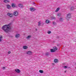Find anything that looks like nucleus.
Listing matches in <instances>:
<instances>
[{
	"instance_id": "f257e3e1",
	"label": "nucleus",
	"mask_w": 76,
	"mask_h": 76,
	"mask_svg": "<svg viewBox=\"0 0 76 76\" xmlns=\"http://www.w3.org/2000/svg\"><path fill=\"white\" fill-rule=\"evenodd\" d=\"M10 28V26L6 24L2 26V29L3 30L4 32H8Z\"/></svg>"
},
{
	"instance_id": "f03ea898",
	"label": "nucleus",
	"mask_w": 76,
	"mask_h": 76,
	"mask_svg": "<svg viewBox=\"0 0 76 76\" xmlns=\"http://www.w3.org/2000/svg\"><path fill=\"white\" fill-rule=\"evenodd\" d=\"M13 14L14 16H18V15L19 13L17 11H15L13 13Z\"/></svg>"
},
{
	"instance_id": "7ed1b4c3",
	"label": "nucleus",
	"mask_w": 76,
	"mask_h": 76,
	"mask_svg": "<svg viewBox=\"0 0 76 76\" xmlns=\"http://www.w3.org/2000/svg\"><path fill=\"white\" fill-rule=\"evenodd\" d=\"M6 6L7 7V8L8 9H11V7H10V5L9 4H6Z\"/></svg>"
},
{
	"instance_id": "20e7f679",
	"label": "nucleus",
	"mask_w": 76,
	"mask_h": 76,
	"mask_svg": "<svg viewBox=\"0 0 76 76\" xmlns=\"http://www.w3.org/2000/svg\"><path fill=\"white\" fill-rule=\"evenodd\" d=\"M67 18H71V14L70 13L67 14Z\"/></svg>"
},
{
	"instance_id": "39448f33",
	"label": "nucleus",
	"mask_w": 76,
	"mask_h": 76,
	"mask_svg": "<svg viewBox=\"0 0 76 76\" xmlns=\"http://www.w3.org/2000/svg\"><path fill=\"white\" fill-rule=\"evenodd\" d=\"M15 71L17 73H19L20 72V69H17L15 70Z\"/></svg>"
},
{
	"instance_id": "423d86ee",
	"label": "nucleus",
	"mask_w": 76,
	"mask_h": 76,
	"mask_svg": "<svg viewBox=\"0 0 76 76\" xmlns=\"http://www.w3.org/2000/svg\"><path fill=\"white\" fill-rule=\"evenodd\" d=\"M7 15L8 16H9L10 18H12V14L10 13H8L7 14Z\"/></svg>"
},
{
	"instance_id": "0eeeda50",
	"label": "nucleus",
	"mask_w": 76,
	"mask_h": 76,
	"mask_svg": "<svg viewBox=\"0 0 76 76\" xmlns=\"http://www.w3.org/2000/svg\"><path fill=\"white\" fill-rule=\"evenodd\" d=\"M4 2L5 3H9L10 1L9 0H4Z\"/></svg>"
},
{
	"instance_id": "6e6552de",
	"label": "nucleus",
	"mask_w": 76,
	"mask_h": 76,
	"mask_svg": "<svg viewBox=\"0 0 76 76\" xmlns=\"http://www.w3.org/2000/svg\"><path fill=\"white\" fill-rule=\"evenodd\" d=\"M12 7L14 8V7H16V5H15V4H12Z\"/></svg>"
},
{
	"instance_id": "1a4fd4ad",
	"label": "nucleus",
	"mask_w": 76,
	"mask_h": 76,
	"mask_svg": "<svg viewBox=\"0 0 76 76\" xmlns=\"http://www.w3.org/2000/svg\"><path fill=\"white\" fill-rule=\"evenodd\" d=\"M27 54H28V55H30V54H32V52L30 51H28L27 52Z\"/></svg>"
},
{
	"instance_id": "9d476101",
	"label": "nucleus",
	"mask_w": 76,
	"mask_h": 76,
	"mask_svg": "<svg viewBox=\"0 0 76 76\" xmlns=\"http://www.w3.org/2000/svg\"><path fill=\"white\" fill-rule=\"evenodd\" d=\"M53 49L55 51H56V50H57V48L56 47H54L53 48Z\"/></svg>"
},
{
	"instance_id": "9b49d317",
	"label": "nucleus",
	"mask_w": 76,
	"mask_h": 76,
	"mask_svg": "<svg viewBox=\"0 0 76 76\" xmlns=\"http://www.w3.org/2000/svg\"><path fill=\"white\" fill-rule=\"evenodd\" d=\"M54 62L55 63H58V59H54Z\"/></svg>"
},
{
	"instance_id": "f8f14e48",
	"label": "nucleus",
	"mask_w": 76,
	"mask_h": 76,
	"mask_svg": "<svg viewBox=\"0 0 76 76\" xmlns=\"http://www.w3.org/2000/svg\"><path fill=\"white\" fill-rule=\"evenodd\" d=\"M30 10L32 12H34V11L35 10H34V8L32 7L30 8Z\"/></svg>"
},
{
	"instance_id": "ddd939ff",
	"label": "nucleus",
	"mask_w": 76,
	"mask_h": 76,
	"mask_svg": "<svg viewBox=\"0 0 76 76\" xmlns=\"http://www.w3.org/2000/svg\"><path fill=\"white\" fill-rule=\"evenodd\" d=\"M19 6L21 8H23V6L21 4H19Z\"/></svg>"
},
{
	"instance_id": "4468645a",
	"label": "nucleus",
	"mask_w": 76,
	"mask_h": 76,
	"mask_svg": "<svg viewBox=\"0 0 76 76\" xmlns=\"http://www.w3.org/2000/svg\"><path fill=\"white\" fill-rule=\"evenodd\" d=\"M23 48L25 50H26V49H28V47L26 46H23Z\"/></svg>"
},
{
	"instance_id": "2eb2a0df",
	"label": "nucleus",
	"mask_w": 76,
	"mask_h": 76,
	"mask_svg": "<svg viewBox=\"0 0 76 76\" xmlns=\"http://www.w3.org/2000/svg\"><path fill=\"white\" fill-rule=\"evenodd\" d=\"M20 37V35L19 34H17L15 35V37L16 38H18Z\"/></svg>"
},
{
	"instance_id": "dca6fc26",
	"label": "nucleus",
	"mask_w": 76,
	"mask_h": 76,
	"mask_svg": "<svg viewBox=\"0 0 76 76\" xmlns=\"http://www.w3.org/2000/svg\"><path fill=\"white\" fill-rule=\"evenodd\" d=\"M31 37V35H29L26 38L27 39H29V38H30Z\"/></svg>"
},
{
	"instance_id": "f3484780",
	"label": "nucleus",
	"mask_w": 76,
	"mask_h": 76,
	"mask_svg": "<svg viewBox=\"0 0 76 76\" xmlns=\"http://www.w3.org/2000/svg\"><path fill=\"white\" fill-rule=\"evenodd\" d=\"M59 20L60 21V22H63V19L61 18L59 19Z\"/></svg>"
},
{
	"instance_id": "a211bd4d",
	"label": "nucleus",
	"mask_w": 76,
	"mask_h": 76,
	"mask_svg": "<svg viewBox=\"0 0 76 76\" xmlns=\"http://www.w3.org/2000/svg\"><path fill=\"white\" fill-rule=\"evenodd\" d=\"M73 9H75V7H71L70 10H73Z\"/></svg>"
},
{
	"instance_id": "6ab92c4d",
	"label": "nucleus",
	"mask_w": 76,
	"mask_h": 76,
	"mask_svg": "<svg viewBox=\"0 0 76 76\" xmlns=\"http://www.w3.org/2000/svg\"><path fill=\"white\" fill-rule=\"evenodd\" d=\"M50 51L51 53H53L54 52H55V50L53 49H51L50 50Z\"/></svg>"
},
{
	"instance_id": "aec40b11",
	"label": "nucleus",
	"mask_w": 76,
	"mask_h": 76,
	"mask_svg": "<svg viewBox=\"0 0 76 76\" xmlns=\"http://www.w3.org/2000/svg\"><path fill=\"white\" fill-rule=\"evenodd\" d=\"M39 72L41 73H44V71H43L42 70H40L39 71Z\"/></svg>"
},
{
	"instance_id": "412c9836",
	"label": "nucleus",
	"mask_w": 76,
	"mask_h": 76,
	"mask_svg": "<svg viewBox=\"0 0 76 76\" xmlns=\"http://www.w3.org/2000/svg\"><path fill=\"white\" fill-rule=\"evenodd\" d=\"M46 23H50V21L48 20H46Z\"/></svg>"
},
{
	"instance_id": "4be33fe9",
	"label": "nucleus",
	"mask_w": 76,
	"mask_h": 76,
	"mask_svg": "<svg viewBox=\"0 0 76 76\" xmlns=\"http://www.w3.org/2000/svg\"><path fill=\"white\" fill-rule=\"evenodd\" d=\"M49 55H50V53H46V56H49Z\"/></svg>"
},
{
	"instance_id": "5701e85b",
	"label": "nucleus",
	"mask_w": 76,
	"mask_h": 76,
	"mask_svg": "<svg viewBox=\"0 0 76 76\" xmlns=\"http://www.w3.org/2000/svg\"><path fill=\"white\" fill-rule=\"evenodd\" d=\"M59 10H60V8H58L56 9V10L55 11V12H58V11Z\"/></svg>"
},
{
	"instance_id": "b1692460",
	"label": "nucleus",
	"mask_w": 76,
	"mask_h": 76,
	"mask_svg": "<svg viewBox=\"0 0 76 76\" xmlns=\"http://www.w3.org/2000/svg\"><path fill=\"white\" fill-rule=\"evenodd\" d=\"M41 24V22L39 21L38 23V26H40Z\"/></svg>"
},
{
	"instance_id": "393cba45",
	"label": "nucleus",
	"mask_w": 76,
	"mask_h": 76,
	"mask_svg": "<svg viewBox=\"0 0 76 76\" xmlns=\"http://www.w3.org/2000/svg\"><path fill=\"white\" fill-rule=\"evenodd\" d=\"M48 33L49 34H50L51 33V31H48Z\"/></svg>"
},
{
	"instance_id": "a878e982",
	"label": "nucleus",
	"mask_w": 76,
	"mask_h": 76,
	"mask_svg": "<svg viewBox=\"0 0 76 76\" xmlns=\"http://www.w3.org/2000/svg\"><path fill=\"white\" fill-rule=\"evenodd\" d=\"M58 16H61V13H59L58 14Z\"/></svg>"
},
{
	"instance_id": "bb28decb",
	"label": "nucleus",
	"mask_w": 76,
	"mask_h": 76,
	"mask_svg": "<svg viewBox=\"0 0 76 76\" xmlns=\"http://www.w3.org/2000/svg\"><path fill=\"white\" fill-rule=\"evenodd\" d=\"M53 24L54 25H56V22H53Z\"/></svg>"
},
{
	"instance_id": "cd10ccee",
	"label": "nucleus",
	"mask_w": 76,
	"mask_h": 76,
	"mask_svg": "<svg viewBox=\"0 0 76 76\" xmlns=\"http://www.w3.org/2000/svg\"><path fill=\"white\" fill-rule=\"evenodd\" d=\"M64 68L65 69H67V66H65Z\"/></svg>"
},
{
	"instance_id": "c85d7f7f",
	"label": "nucleus",
	"mask_w": 76,
	"mask_h": 76,
	"mask_svg": "<svg viewBox=\"0 0 76 76\" xmlns=\"http://www.w3.org/2000/svg\"><path fill=\"white\" fill-rule=\"evenodd\" d=\"M3 38V37H2V36H0V39H1Z\"/></svg>"
},
{
	"instance_id": "c756f323",
	"label": "nucleus",
	"mask_w": 76,
	"mask_h": 76,
	"mask_svg": "<svg viewBox=\"0 0 76 76\" xmlns=\"http://www.w3.org/2000/svg\"><path fill=\"white\" fill-rule=\"evenodd\" d=\"M3 69V70H4L5 69V67H3L2 68Z\"/></svg>"
},
{
	"instance_id": "7c9ffc66",
	"label": "nucleus",
	"mask_w": 76,
	"mask_h": 76,
	"mask_svg": "<svg viewBox=\"0 0 76 76\" xmlns=\"http://www.w3.org/2000/svg\"><path fill=\"white\" fill-rule=\"evenodd\" d=\"M8 53L9 54H10V53H11V52L9 51L8 52Z\"/></svg>"
},
{
	"instance_id": "2f4dec72",
	"label": "nucleus",
	"mask_w": 76,
	"mask_h": 76,
	"mask_svg": "<svg viewBox=\"0 0 76 76\" xmlns=\"http://www.w3.org/2000/svg\"><path fill=\"white\" fill-rule=\"evenodd\" d=\"M1 41V39H0V42Z\"/></svg>"
},
{
	"instance_id": "473e14b6",
	"label": "nucleus",
	"mask_w": 76,
	"mask_h": 76,
	"mask_svg": "<svg viewBox=\"0 0 76 76\" xmlns=\"http://www.w3.org/2000/svg\"><path fill=\"white\" fill-rule=\"evenodd\" d=\"M66 70H65L64 72V73H66Z\"/></svg>"
},
{
	"instance_id": "72a5a7b5",
	"label": "nucleus",
	"mask_w": 76,
	"mask_h": 76,
	"mask_svg": "<svg viewBox=\"0 0 76 76\" xmlns=\"http://www.w3.org/2000/svg\"><path fill=\"white\" fill-rule=\"evenodd\" d=\"M55 19V18H53V19Z\"/></svg>"
},
{
	"instance_id": "f704fd0d",
	"label": "nucleus",
	"mask_w": 76,
	"mask_h": 76,
	"mask_svg": "<svg viewBox=\"0 0 76 76\" xmlns=\"http://www.w3.org/2000/svg\"><path fill=\"white\" fill-rule=\"evenodd\" d=\"M36 31H37V29H36Z\"/></svg>"
},
{
	"instance_id": "c9c22d12",
	"label": "nucleus",
	"mask_w": 76,
	"mask_h": 76,
	"mask_svg": "<svg viewBox=\"0 0 76 76\" xmlns=\"http://www.w3.org/2000/svg\"><path fill=\"white\" fill-rule=\"evenodd\" d=\"M57 45V46H58V45Z\"/></svg>"
}]
</instances>
